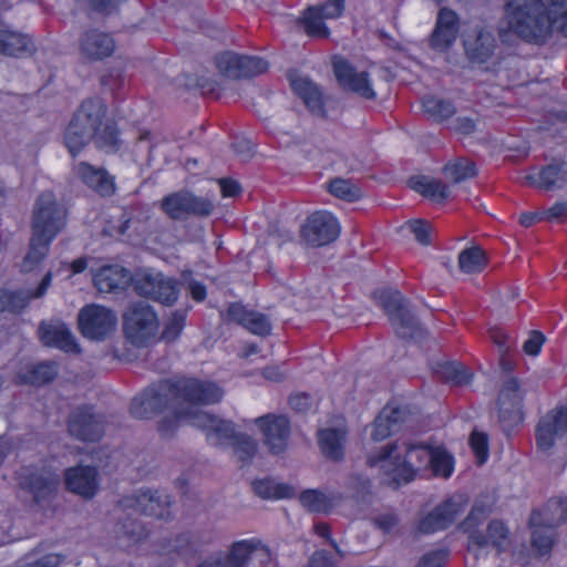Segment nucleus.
Listing matches in <instances>:
<instances>
[{
  "label": "nucleus",
  "mask_w": 567,
  "mask_h": 567,
  "mask_svg": "<svg viewBox=\"0 0 567 567\" xmlns=\"http://www.w3.org/2000/svg\"><path fill=\"white\" fill-rule=\"evenodd\" d=\"M332 64L334 75L344 90L357 93L367 100L375 97L367 72H358L353 65L340 56H336Z\"/></svg>",
  "instance_id": "obj_18"
},
{
  "label": "nucleus",
  "mask_w": 567,
  "mask_h": 567,
  "mask_svg": "<svg viewBox=\"0 0 567 567\" xmlns=\"http://www.w3.org/2000/svg\"><path fill=\"white\" fill-rule=\"evenodd\" d=\"M564 162H553L543 167L538 177L535 175H527L526 181L532 184H537L538 187L546 190L563 188L567 185V171Z\"/></svg>",
  "instance_id": "obj_34"
},
{
  "label": "nucleus",
  "mask_w": 567,
  "mask_h": 567,
  "mask_svg": "<svg viewBox=\"0 0 567 567\" xmlns=\"http://www.w3.org/2000/svg\"><path fill=\"white\" fill-rule=\"evenodd\" d=\"M134 291L144 298L172 306L178 299V288L175 279L162 272H138L133 280Z\"/></svg>",
  "instance_id": "obj_10"
},
{
  "label": "nucleus",
  "mask_w": 567,
  "mask_h": 567,
  "mask_svg": "<svg viewBox=\"0 0 567 567\" xmlns=\"http://www.w3.org/2000/svg\"><path fill=\"white\" fill-rule=\"evenodd\" d=\"M432 449L425 443H392L381 449L377 455L368 457L370 467H379L383 483L389 486L408 484L416 473L426 470L431 462Z\"/></svg>",
  "instance_id": "obj_3"
},
{
  "label": "nucleus",
  "mask_w": 567,
  "mask_h": 567,
  "mask_svg": "<svg viewBox=\"0 0 567 567\" xmlns=\"http://www.w3.org/2000/svg\"><path fill=\"white\" fill-rule=\"evenodd\" d=\"M198 404H187L186 410L182 411V420H186L190 425L204 431L210 444L218 446L229 444L237 434L234 423L197 409Z\"/></svg>",
  "instance_id": "obj_8"
},
{
  "label": "nucleus",
  "mask_w": 567,
  "mask_h": 567,
  "mask_svg": "<svg viewBox=\"0 0 567 567\" xmlns=\"http://www.w3.org/2000/svg\"><path fill=\"white\" fill-rule=\"evenodd\" d=\"M227 319L259 337L269 336L271 332V322L266 315L249 310L238 302H234L228 307Z\"/></svg>",
  "instance_id": "obj_23"
},
{
  "label": "nucleus",
  "mask_w": 567,
  "mask_h": 567,
  "mask_svg": "<svg viewBox=\"0 0 567 567\" xmlns=\"http://www.w3.org/2000/svg\"><path fill=\"white\" fill-rule=\"evenodd\" d=\"M41 340L45 346L59 348L65 352H79L80 348L72 332L64 323L39 327Z\"/></svg>",
  "instance_id": "obj_29"
},
{
  "label": "nucleus",
  "mask_w": 567,
  "mask_h": 567,
  "mask_svg": "<svg viewBox=\"0 0 567 567\" xmlns=\"http://www.w3.org/2000/svg\"><path fill=\"white\" fill-rule=\"evenodd\" d=\"M78 322L83 337L102 341L114 332L117 317L106 307L89 305L80 310Z\"/></svg>",
  "instance_id": "obj_13"
},
{
  "label": "nucleus",
  "mask_w": 567,
  "mask_h": 567,
  "mask_svg": "<svg viewBox=\"0 0 567 567\" xmlns=\"http://www.w3.org/2000/svg\"><path fill=\"white\" fill-rule=\"evenodd\" d=\"M0 54L6 56L19 58L25 53H32L35 50L34 42L27 34L7 29Z\"/></svg>",
  "instance_id": "obj_37"
},
{
  "label": "nucleus",
  "mask_w": 567,
  "mask_h": 567,
  "mask_svg": "<svg viewBox=\"0 0 567 567\" xmlns=\"http://www.w3.org/2000/svg\"><path fill=\"white\" fill-rule=\"evenodd\" d=\"M340 233L337 219L328 212L311 214L301 226V238L312 247H320L334 241Z\"/></svg>",
  "instance_id": "obj_15"
},
{
  "label": "nucleus",
  "mask_w": 567,
  "mask_h": 567,
  "mask_svg": "<svg viewBox=\"0 0 567 567\" xmlns=\"http://www.w3.org/2000/svg\"><path fill=\"white\" fill-rule=\"evenodd\" d=\"M449 557L445 549H435L422 556L416 567H443Z\"/></svg>",
  "instance_id": "obj_60"
},
{
  "label": "nucleus",
  "mask_w": 567,
  "mask_h": 567,
  "mask_svg": "<svg viewBox=\"0 0 567 567\" xmlns=\"http://www.w3.org/2000/svg\"><path fill=\"white\" fill-rule=\"evenodd\" d=\"M492 509L488 504L484 502H476L465 520L462 523V528L470 533L477 532L475 528L481 525L491 514Z\"/></svg>",
  "instance_id": "obj_53"
},
{
  "label": "nucleus",
  "mask_w": 567,
  "mask_h": 567,
  "mask_svg": "<svg viewBox=\"0 0 567 567\" xmlns=\"http://www.w3.org/2000/svg\"><path fill=\"white\" fill-rule=\"evenodd\" d=\"M66 210L58 203L55 195L45 190L41 193L33 205L32 237L30 249L22 260L24 272L33 270L47 256L51 241L64 228Z\"/></svg>",
  "instance_id": "obj_4"
},
{
  "label": "nucleus",
  "mask_w": 567,
  "mask_h": 567,
  "mask_svg": "<svg viewBox=\"0 0 567 567\" xmlns=\"http://www.w3.org/2000/svg\"><path fill=\"white\" fill-rule=\"evenodd\" d=\"M291 86L311 113L326 116L322 92L315 82L308 78H296L291 80Z\"/></svg>",
  "instance_id": "obj_31"
},
{
  "label": "nucleus",
  "mask_w": 567,
  "mask_h": 567,
  "mask_svg": "<svg viewBox=\"0 0 567 567\" xmlns=\"http://www.w3.org/2000/svg\"><path fill=\"white\" fill-rule=\"evenodd\" d=\"M467 501V497L463 494L451 496L420 520L419 532L422 534H433L447 528L465 509Z\"/></svg>",
  "instance_id": "obj_16"
},
{
  "label": "nucleus",
  "mask_w": 567,
  "mask_h": 567,
  "mask_svg": "<svg viewBox=\"0 0 567 567\" xmlns=\"http://www.w3.org/2000/svg\"><path fill=\"white\" fill-rule=\"evenodd\" d=\"M223 391L213 382L193 378L163 380L135 396L131 403V414L137 419H148L164 409H171L172 416H165L158 425L163 436H171L183 419L182 411L192 403H217Z\"/></svg>",
  "instance_id": "obj_1"
},
{
  "label": "nucleus",
  "mask_w": 567,
  "mask_h": 567,
  "mask_svg": "<svg viewBox=\"0 0 567 567\" xmlns=\"http://www.w3.org/2000/svg\"><path fill=\"white\" fill-rule=\"evenodd\" d=\"M435 373L442 380L454 385L467 384L472 379V374L462 364L456 362L437 363Z\"/></svg>",
  "instance_id": "obj_43"
},
{
  "label": "nucleus",
  "mask_w": 567,
  "mask_h": 567,
  "mask_svg": "<svg viewBox=\"0 0 567 567\" xmlns=\"http://www.w3.org/2000/svg\"><path fill=\"white\" fill-rule=\"evenodd\" d=\"M186 316L187 310L185 309H177L171 312L169 317L165 322L164 330L159 339L166 342L175 341L179 337L185 327Z\"/></svg>",
  "instance_id": "obj_48"
},
{
  "label": "nucleus",
  "mask_w": 567,
  "mask_h": 567,
  "mask_svg": "<svg viewBox=\"0 0 567 567\" xmlns=\"http://www.w3.org/2000/svg\"><path fill=\"white\" fill-rule=\"evenodd\" d=\"M444 174L454 183H461L468 178H473L477 174V168L474 162L467 158H457L450 162L444 166Z\"/></svg>",
  "instance_id": "obj_47"
},
{
  "label": "nucleus",
  "mask_w": 567,
  "mask_h": 567,
  "mask_svg": "<svg viewBox=\"0 0 567 567\" xmlns=\"http://www.w3.org/2000/svg\"><path fill=\"white\" fill-rule=\"evenodd\" d=\"M375 302L384 309L389 320L401 339L420 340L424 330L403 296L396 290H378L372 295Z\"/></svg>",
  "instance_id": "obj_6"
},
{
  "label": "nucleus",
  "mask_w": 567,
  "mask_h": 567,
  "mask_svg": "<svg viewBox=\"0 0 567 567\" xmlns=\"http://www.w3.org/2000/svg\"><path fill=\"white\" fill-rule=\"evenodd\" d=\"M262 442L271 454H281L288 447L290 422L285 415L267 414L255 420Z\"/></svg>",
  "instance_id": "obj_17"
},
{
  "label": "nucleus",
  "mask_w": 567,
  "mask_h": 567,
  "mask_svg": "<svg viewBox=\"0 0 567 567\" xmlns=\"http://www.w3.org/2000/svg\"><path fill=\"white\" fill-rule=\"evenodd\" d=\"M107 109L100 99H87L74 113L64 133V143L75 156L90 142L106 152L118 150L120 140L115 125L106 120Z\"/></svg>",
  "instance_id": "obj_2"
},
{
  "label": "nucleus",
  "mask_w": 567,
  "mask_h": 567,
  "mask_svg": "<svg viewBox=\"0 0 567 567\" xmlns=\"http://www.w3.org/2000/svg\"><path fill=\"white\" fill-rule=\"evenodd\" d=\"M64 559V555L55 553L40 555V550L34 549L21 567H60Z\"/></svg>",
  "instance_id": "obj_55"
},
{
  "label": "nucleus",
  "mask_w": 567,
  "mask_h": 567,
  "mask_svg": "<svg viewBox=\"0 0 567 567\" xmlns=\"http://www.w3.org/2000/svg\"><path fill=\"white\" fill-rule=\"evenodd\" d=\"M486 264L485 252L478 246L464 249L458 255V267L465 274L481 272Z\"/></svg>",
  "instance_id": "obj_41"
},
{
  "label": "nucleus",
  "mask_w": 567,
  "mask_h": 567,
  "mask_svg": "<svg viewBox=\"0 0 567 567\" xmlns=\"http://www.w3.org/2000/svg\"><path fill=\"white\" fill-rule=\"evenodd\" d=\"M465 53L473 63L482 64L487 62L494 54L496 40L494 35L486 30H480L474 37H468L464 41Z\"/></svg>",
  "instance_id": "obj_28"
},
{
  "label": "nucleus",
  "mask_w": 567,
  "mask_h": 567,
  "mask_svg": "<svg viewBox=\"0 0 567 567\" xmlns=\"http://www.w3.org/2000/svg\"><path fill=\"white\" fill-rule=\"evenodd\" d=\"M18 484L28 491L34 502L40 503L55 495L60 483V474L51 467L24 466L17 472Z\"/></svg>",
  "instance_id": "obj_9"
},
{
  "label": "nucleus",
  "mask_w": 567,
  "mask_h": 567,
  "mask_svg": "<svg viewBox=\"0 0 567 567\" xmlns=\"http://www.w3.org/2000/svg\"><path fill=\"white\" fill-rule=\"evenodd\" d=\"M567 519V498H551L546 504L544 512L533 511L529 523L533 526L546 525L555 527Z\"/></svg>",
  "instance_id": "obj_33"
},
{
  "label": "nucleus",
  "mask_w": 567,
  "mask_h": 567,
  "mask_svg": "<svg viewBox=\"0 0 567 567\" xmlns=\"http://www.w3.org/2000/svg\"><path fill=\"white\" fill-rule=\"evenodd\" d=\"M29 301L30 296H27L24 290L10 291L0 289V312H19L27 307Z\"/></svg>",
  "instance_id": "obj_49"
},
{
  "label": "nucleus",
  "mask_w": 567,
  "mask_h": 567,
  "mask_svg": "<svg viewBox=\"0 0 567 567\" xmlns=\"http://www.w3.org/2000/svg\"><path fill=\"white\" fill-rule=\"evenodd\" d=\"M126 339L136 347H145L158 339L159 320L152 306L136 301L123 315Z\"/></svg>",
  "instance_id": "obj_7"
},
{
  "label": "nucleus",
  "mask_w": 567,
  "mask_h": 567,
  "mask_svg": "<svg viewBox=\"0 0 567 567\" xmlns=\"http://www.w3.org/2000/svg\"><path fill=\"white\" fill-rule=\"evenodd\" d=\"M307 567H334V564L326 551L320 550L312 554Z\"/></svg>",
  "instance_id": "obj_64"
},
{
  "label": "nucleus",
  "mask_w": 567,
  "mask_h": 567,
  "mask_svg": "<svg viewBox=\"0 0 567 567\" xmlns=\"http://www.w3.org/2000/svg\"><path fill=\"white\" fill-rule=\"evenodd\" d=\"M458 19L454 11L442 8L439 12L435 29L430 38V45L437 51L447 50L456 40Z\"/></svg>",
  "instance_id": "obj_25"
},
{
  "label": "nucleus",
  "mask_w": 567,
  "mask_h": 567,
  "mask_svg": "<svg viewBox=\"0 0 567 567\" xmlns=\"http://www.w3.org/2000/svg\"><path fill=\"white\" fill-rule=\"evenodd\" d=\"M298 22L303 27L309 37L324 39L328 38L330 33L324 24L323 17L318 10H312L310 7L305 10Z\"/></svg>",
  "instance_id": "obj_44"
},
{
  "label": "nucleus",
  "mask_w": 567,
  "mask_h": 567,
  "mask_svg": "<svg viewBox=\"0 0 567 567\" xmlns=\"http://www.w3.org/2000/svg\"><path fill=\"white\" fill-rule=\"evenodd\" d=\"M346 431L341 429H324L319 432V444L322 453L333 460L343 457Z\"/></svg>",
  "instance_id": "obj_38"
},
{
  "label": "nucleus",
  "mask_w": 567,
  "mask_h": 567,
  "mask_svg": "<svg viewBox=\"0 0 567 567\" xmlns=\"http://www.w3.org/2000/svg\"><path fill=\"white\" fill-rule=\"evenodd\" d=\"M567 433V405L551 410L540 419L536 430V443L542 451L550 450L558 436Z\"/></svg>",
  "instance_id": "obj_20"
},
{
  "label": "nucleus",
  "mask_w": 567,
  "mask_h": 567,
  "mask_svg": "<svg viewBox=\"0 0 567 567\" xmlns=\"http://www.w3.org/2000/svg\"><path fill=\"white\" fill-rule=\"evenodd\" d=\"M173 548L182 556H192L202 550L203 543L197 535L183 533L175 538Z\"/></svg>",
  "instance_id": "obj_54"
},
{
  "label": "nucleus",
  "mask_w": 567,
  "mask_h": 567,
  "mask_svg": "<svg viewBox=\"0 0 567 567\" xmlns=\"http://www.w3.org/2000/svg\"><path fill=\"white\" fill-rule=\"evenodd\" d=\"M434 475L447 478L453 472V457L442 449H432L430 465Z\"/></svg>",
  "instance_id": "obj_52"
},
{
  "label": "nucleus",
  "mask_w": 567,
  "mask_h": 567,
  "mask_svg": "<svg viewBox=\"0 0 567 567\" xmlns=\"http://www.w3.org/2000/svg\"><path fill=\"white\" fill-rule=\"evenodd\" d=\"M312 10H318L319 13L327 19H337L341 17L344 10V1L342 0H328L323 4L310 7Z\"/></svg>",
  "instance_id": "obj_59"
},
{
  "label": "nucleus",
  "mask_w": 567,
  "mask_h": 567,
  "mask_svg": "<svg viewBox=\"0 0 567 567\" xmlns=\"http://www.w3.org/2000/svg\"><path fill=\"white\" fill-rule=\"evenodd\" d=\"M229 444L233 445L234 453L243 465L249 464L258 451L257 441L244 433H237Z\"/></svg>",
  "instance_id": "obj_46"
},
{
  "label": "nucleus",
  "mask_w": 567,
  "mask_h": 567,
  "mask_svg": "<svg viewBox=\"0 0 567 567\" xmlns=\"http://www.w3.org/2000/svg\"><path fill=\"white\" fill-rule=\"evenodd\" d=\"M73 171L82 183L101 196H111L114 193V181L104 168L95 167L86 162H80L74 166Z\"/></svg>",
  "instance_id": "obj_27"
},
{
  "label": "nucleus",
  "mask_w": 567,
  "mask_h": 567,
  "mask_svg": "<svg viewBox=\"0 0 567 567\" xmlns=\"http://www.w3.org/2000/svg\"><path fill=\"white\" fill-rule=\"evenodd\" d=\"M546 338L540 331H532L529 338L524 342L523 349L528 355H537Z\"/></svg>",
  "instance_id": "obj_62"
},
{
  "label": "nucleus",
  "mask_w": 567,
  "mask_h": 567,
  "mask_svg": "<svg viewBox=\"0 0 567 567\" xmlns=\"http://www.w3.org/2000/svg\"><path fill=\"white\" fill-rule=\"evenodd\" d=\"M214 203L207 197L196 196L190 192H176L165 196L161 208L172 219L179 220L187 216L208 217L214 210Z\"/></svg>",
  "instance_id": "obj_12"
},
{
  "label": "nucleus",
  "mask_w": 567,
  "mask_h": 567,
  "mask_svg": "<svg viewBox=\"0 0 567 567\" xmlns=\"http://www.w3.org/2000/svg\"><path fill=\"white\" fill-rule=\"evenodd\" d=\"M65 487L69 492L84 499L93 498L99 491V473L93 466H75L64 474Z\"/></svg>",
  "instance_id": "obj_21"
},
{
  "label": "nucleus",
  "mask_w": 567,
  "mask_h": 567,
  "mask_svg": "<svg viewBox=\"0 0 567 567\" xmlns=\"http://www.w3.org/2000/svg\"><path fill=\"white\" fill-rule=\"evenodd\" d=\"M406 228L414 235L415 239L421 245H429L431 243L432 227L429 223L423 220H411L406 223Z\"/></svg>",
  "instance_id": "obj_58"
},
{
  "label": "nucleus",
  "mask_w": 567,
  "mask_h": 567,
  "mask_svg": "<svg viewBox=\"0 0 567 567\" xmlns=\"http://www.w3.org/2000/svg\"><path fill=\"white\" fill-rule=\"evenodd\" d=\"M103 419L90 406H81L72 411L68 429L72 436L82 441H97L103 433Z\"/></svg>",
  "instance_id": "obj_19"
},
{
  "label": "nucleus",
  "mask_w": 567,
  "mask_h": 567,
  "mask_svg": "<svg viewBox=\"0 0 567 567\" xmlns=\"http://www.w3.org/2000/svg\"><path fill=\"white\" fill-rule=\"evenodd\" d=\"M115 49L112 37L96 29L83 32L79 38L80 55L85 61H100L110 56Z\"/></svg>",
  "instance_id": "obj_22"
},
{
  "label": "nucleus",
  "mask_w": 567,
  "mask_h": 567,
  "mask_svg": "<svg viewBox=\"0 0 567 567\" xmlns=\"http://www.w3.org/2000/svg\"><path fill=\"white\" fill-rule=\"evenodd\" d=\"M115 533L118 538H123L127 544H135L147 536L145 526L136 518H121L116 524Z\"/></svg>",
  "instance_id": "obj_42"
},
{
  "label": "nucleus",
  "mask_w": 567,
  "mask_h": 567,
  "mask_svg": "<svg viewBox=\"0 0 567 567\" xmlns=\"http://www.w3.org/2000/svg\"><path fill=\"white\" fill-rule=\"evenodd\" d=\"M171 497L157 489H138L130 495L122 496L117 507L122 512L134 511L155 518L169 516Z\"/></svg>",
  "instance_id": "obj_11"
},
{
  "label": "nucleus",
  "mask_w": 567,
  "mask_h": 567,
  "mask_svg": "<svg viewBox=\"0 0 567 567\" xmlns=\"http://www.w3.org/2000/svg\"><path fill=\"white\" fill-rule=\"evenodd\" d=\"M219 73L230 79L251 78L265 73L268 62L261 58L223 52L215 58Z\"/></svg>",
  "instance_id": "obj_14"
},
{
  "label": "nucleus",
  "mask_w": 567,
  "mask_h": 567,
  "mask_svg": "<svg viewBox=\"0 0 567 567\" xmlns=\"http://www.w3.org/2000/svg\"><path fill=\"white\" fill-rule=\"evenodd\" d=\"M254 492L262 498H287L293 494L290 486L276 483L270 478L257 480L252 483Z\"/></svg>",
  "instance_id": "obj_45"
},
{
  "label": "nucleus",
  "mask_w": 567,
  "mask_h": 567,
  "mask_svg": "<svg viewBox=\"0 0 567 567\" xmlns=\"http://www.w3.org/2000/svg\"><path fill=\"white\" fill-rule=\"evenodd\" d=\"M182 281L195 301L200 302L205 300L207 295L206 287L202 282L195 280L190 271H183Z\"/></svg>",
  "instance_id": "obj_56"
},
{
  "label": "nucleus",
  "mask_w": 567,
  "mask_h": 567,
  "mask_svg": "<svg viewBox=\"0 0 567 567\" xmlns=\"http://www.w3.org/2000/svg\"><path fill=\"white\" fill-rule=\"evenodd\" d=\"M301 505L309 512L327 513L331 508L329 498L321 492L316 489H308L301 493Z\"/></svg>",
  "instance_id": "obj_51"
},
{
  "label": "nucleus",
  "mask_w": 567,
  "mask_h": 567,
  "mask_svg": "<svg viewBox=\"0 0 567 567\" xmlns=\"http://www.w3.org/2000/svg\"><path fill=\"white\" fill-rule=\"evenodd\" d=\"M544 10V0H503V19L508 30L533 44H544L548 30Z\"/></svg>",
  "instance_id": "obj_5"
},
{
  "label": "nucleus",
  "mask_w": 567,
  "mask_h": 567,
  "mask_svg": "<svg viewBox=\"0 0 567 567\" xmlns=\"http://www.w3.org/2000/svg\"><path fill=\"white\" fill-rule=\"evenodd\" d=\"M470 444L477 457V463L482 465L488 456V443L486 434L481 432H473L470 437Z\"/></svg>",
  "instance_id": "obj_57"
},
{
  "label": "nucleus",
  "mask_w": 567,
  "mask_h": 567,
  "mask_svg": "<svg viewBox=\"0 0 567 567\" xmlns=\"http://www.w3.org/2000/svg\"><path fill=\"white\" fill-rule=\"evenodd\" d=\"M412 189L434 200H445L450 196L447 186L434 178L425 176L412 177L409 181Z\"/></svg>",
  "instance_id": "obj_40"
},
{
  "label": "nucleus",
  "mask_w": 567,
  "mask_h": 567,
  "mask_svg": "<svg viewBox=\"0 0 567 567\" xmlns=\"http://www.w3.org/2000/svg\"><path fill=\"white\" fill-rule=\"evenodd\" d=\"M422 106L425 115L435 123H443L456 113L452 101L433 95L424 96Z\"/></svg>",
  "instance_id": "obj_39"
},
{
  "label": "nucleus",
  "mask_w": 567,
  "mask_h": 567,
  "mask_svg": "<svg viewBox=\"0 0 567 567\" xmlns=\"http://www.w3.org/2000/svg\"><path fill=\"white\" fill-rule=\"evenodd\" d=\"M523 399L524 391L518 380L515 378L506 380L498 395L499 419L511 422L519 421Z\"/></svg>",
  "instance_id": "obj_26"
},
{
  "label": "nucleus",
  "mask_w": 567,
  "mask_h": 567,
  "mask_svg": "<svg viewBox=\"0 0 567 567\" xmlns=\"http://www.w3.org/2000/svg\"><path fill=\"white\" fill-rule=\"evenodd\" d=\"M330 193L343 200L354 202L362 196L360 187L349 179L336 178L329 185Z\"/></svg>",
  "instance_id": "obj_50"
},
{
  "label": "nucleus",
  "mask_w": 567,
  "mask_h": 567,
  "mask_svg": "<svg viewBox=\"0 0 567 567\" xmlns=\"http://www.w3.org/2000/svg\"><path fill=\"white\" fill-rule=\"evenodd\" d=\"M532 546L539 555H546L553 546L551 535L543 529H535L532 534Z\"/></svg>",
  "instance_id": "obj_61"
},
{
  "label": "nucleus",
  "mask_w": 567,
  "mask_h": 567,
  "mask_svg": "<svg viewBox=\"0 0 567 567\" xmlns=\"http://www.w3.org/2000/svg\"><path fill=\"white\" fill-rule=\"evenodd\" d=\"M133 280L131 271L120 265L103 266L93 276L94 286L103 293L120 292Z\"/></svg>",
  "instance_id": "obj_24"
},
{
  "label": "nucleus",
  "mask_w": 567,
  "mask_h": 567,
  "mask_svg": "<svg viewBox=\"0 0 567 567\" xmlns=\"http://www.w3.org/2000/svg\"><path fill=\"white\" fill-rule=\"evenodd\" d=\"M101 84L109 91L115 92L123 86L124 79L120 71L114 70L101 78Z\"/></svg>",
  "instance_id": "obj_63"
},
{
  "label": "nucleus",
  "mask_w": 567,
  "mask_h": 567,
  "mask_svg": "<svg viewBox=\"0 0 567 567\" xmlns=\"http://www.w3.org/2000/svg\"><path fill=\"white\" fill-rule=\"evenodd\" d=\"M405 421V411L400 408L385 406L374 420L371 436L382 441L396 432Z\"/></svg>",
  "instance_id": "obj_32"
},
{
  "label": "nucleus",
  "mask_w": 567,
  "mask_h": 567,
  "mask_svg": "<svg viewBox=\"0 0 567 567\" xmlns=\"http://www.w3.org/2000/svg\"><path fill=\"white\" fill-rule=\"evenodd\" d=\"M544 13L548 30L544 35L546 43L554 32L567 38V0H544Z\"/></svg>",
  "instance_id": "obj_30"
},
{
  "label": "nucleus",
  "mask_w": 567,
  "mask_h": 567,
  "mask_svg": "<svg viewBox=\"0 0 567 567\" xmlns=\"http://www.w3.org/2000/svg\"><path fill=\"white\" fill-rule=\"evenodd\" d=\"M508 540V529L505 525L499 520H492L486 530V535L480 532H473L470 536V542L472 545L477 547H485L487 545H492L498 551H503L507 546Z\"/></svg>",
  "instance_id": "obj_35"
},
{
  "label": "nucleus",
  "mask_w": 567,
  "mask_h": 567,
  "mask_svg": "<svg viewBox=\"0 0 567 567\" xmlns=\"http://www.w3.org/2000/svg\"><path fill=\"white\" fill-rule=\"evenodd\" d=\"M59 373L58 364L53 361H44L28 365L18 378L20 382L30 385H44L52 382Z\"/></svg>",
  "instance_id": "obj_36"
}]
</instances>
